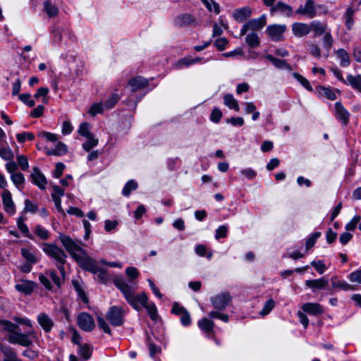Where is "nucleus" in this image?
<instances>
[{
    "label": "nucleus",
    "mask_w": 361,
    "mask_h": 361,
    "mask_svg": "<svg viewBox=\"0 0 361 361\" xmlns=\"http://www.w3.org/2000/svg\"><path fill=\"white\" fill-rule=\"evenodd\" d=\"M245 42L248 47L256 48L259 46L260 41L258 35L256 32L248 33L245 37Z\"/></svg>",
    "instance_id": "obj_31"
},
{
    "label": "nucleus",
    "mask_w": 361,
    "mask_h": 361,
    "mask_svg": "<svg viewBox=\"0 0 361 361\" xmlns=\"http://www.w3.org/2000/svg\"><path fill=\"white\" fill-rule=\"evenodd\" d=\"M137 187L138 185L136 181L134 180H130L125 184L122 190V194L124 196L128 197L130 195L131 192L135 190Z\"/></svg>",
    "instance_id": "obj_37"
},
{
    "label": "nucleus",
    "mask_w": 361,
    "mask_h": 361,
    "mask_svg": "<svg viewBox=\"0 0 361 361\" xmlns=\"http://www.w3.org/2000/svg\"><path fill=\"white\" fill-rule=\"evenodd\" d=\"M35 138V135L29 132H23L18 133L16 135V139L18 142L23 143L25 140H32Z\"/></svg>",
    "instance_id": "obj_51"
},
{
    "label": "nucleus",
    "mask_w": 361,
    "mask_h": 361,
    "mask_svg": "<svg viewBox=\"0 0 361 361\" xmlns=\"http://www.w3.org/2000/svg\"><path fill=\"white\" fill-rule=\"evenodd\" d=\"M308 51L315 58L319 59L321 56V50L319 47L314 43H308Z\"/></svg>",
    "instance_id": "obj_52"
},
{
    "label": "nucleus",
    "mask_w": 361,
    "mask_h": 361,
    "mask_svg": "<svg viewBox=\"0 0 361 361\" xmlns=\"http://www.w3.org/2000/svg\"><path fill=\"white\" fill-rule=\"evenodd\" d=\"M25 220V219L23 216L18 217L17 219V226L25 237L33 239V236L30 234L28 227L24 223Z\"/></svg>",
    "instance_id": "obj_35"
},
{
    "label": "nucleus",
    "mask_w": 361,
    "mask_h": 361,
    "mask_svg": "<svg viewBox=\"0 0 361 361\" xmlns=\"http://www.w3.org/2000/svg\"><path fill=\"white\" fill-rule=\"evenodd\" d=\"M310 26L311 30L314 31L315 36H320L327 32V25L317 20L311 22Z\"/></svg>",
    "instance_id": "obj_27"
},
{
    "label": "nucleus",
    "mask_w": 361,
    "mask_h": 361,
    "mask_svg": "<svg viewBox=\"0 0 361 361\" xmlns=\"http://www.w3.org/2000/svg\"><path fill=\"white\" fill-rule=\"evenodd\" d=\"M20 101L27 104L29 107H32L35 104V102L31 99V95L29 93H23L18 96Z\"/></svg>",
    "instance_id": "obj_58"
},
{
    "label": "nucleus",
    "mask_w": 361,
    "mask_h": 361,
    "mask_svg": "<svg viewBox=\"0 0 361 361\" xmlns=\"http://www.w3.org/2000/svg\"><path fill=\"white\" fill-rule=\"evenodd\" d=\"M293 75L306 90L308 91H312L313 89L310 82L302 75L298 73H294Z\"/></svg>",
    "instance_id": "obj_42"
},
{
    "label": "nucleus",
    "mask_w": 361,
    "mask_h": 361,
    "mask_svg": "<svg viewBox=\"0 0 361 361\" xmlns=\"http://www.w3.org/2000/svg\"><path fill=\"white\" fill-rule=\"evenodd\" d=\"M192 64H193V61H192V59L185 57L178 61L175 64V68L176 69H181L185 67H188Z\"/></svg>",
    "instance_id": "obj_54"
},
{
    "label": "nucleus",
    "mask_w": 361,
    "mask_h": 361,
    "mask_svg": "<svg viewBox=\"0 0 361 361\" xmlns=\"http://www.w3.org/2000/svg\"><path fill=\"white\" fill-rule=\"evenodd\" d=\"M210 301L215 309L224 310L231 301V297L228 293H221L210 298Z\"/></svg>",
    "instance_id": "obj_6"
},
{
    "label": "nucleus",
    "mask_w": 361,
    "mask_h": 361,
    "mask_svg": "<svg viewBox=\"0 0 361 361\" xmlns=\"http://www.w3.org/2000/svg\"><path fill=\"white\" fill-rule=\"evenodd\" d=\"M266 23V16L262 15L258 18H253L247 21V26L249 27L252 31H257L262 29L265 26Z\"/></svg>",
    "instance_id": "obj_19"
},
{
    "label": "nucleus",
    "mask_w": 361,
    "mask_h": 361,
    "mask_svg": "<svg viewBox=\"0 0 361 361\" xmlns=\"http://www.w3.org/2000/svg\"><path fill=\"white\" fill-rule=\"evenodd\" d=\"M75 290L78 293L79 298L85 302H88V298L80 281L74 280L72 282Z\"/></svg>",
    "instance_id": "obj_36"
},
{
    "label": "nucleus",
    "mask_w": 361,
    "mask_h": 361,
    "mask_svg": "<svg viewBox=\"0 0 361 361\" xmlns=\"http://www.w3.org/2000/svg\"><path fill=\"white\" fill-rule=\"evenodd\" d=\"M103 111V105L102 103H94L90 108L88 113L94 116L97 114H102Z\"/></svg>",
    "instance_id": "obj_57"
},
{
    "label": "nucleus",
    "mask_w": 361,
    "mask_h": 361,
    "mask_svg": "<svg viewBox=\"0 0 361 361\" xmlns=\"http://www.w3.org/2000/svg\"><path fill=\"white\" fill-rule=\"evenodd\" d=\"M2 202L4 210L10 215H13L16 212V207L12 200L11 193L8 190H4L2 193Z\"/></svg>",
    "instance_id": "obj_11"
},
{
    "label": "nucleus",
    "mask_w": 361,
    "mask_h": 361,
    "mask_svg": "<svg viewBox=\"0 0 361 361\" xmlns=\"http://www.w3.org/2000/svg\"><path fill=\"white\" fill-rule=\"evenodd\" d=\"M113 282L123 293L128 303L135 310L140 311L148 302L149 299L145 293L135 294L137 286L135 281H128L122 276H116Z\"/></svg>",
    "instance_id": "obj_2"
},
{
    "label": "nucleus",
    "mask_w": 361,
    "mask_h": 361,
    "mask_svg": "<svg viewBox=\"0 0 361 361\" xmlns=\"http://www.w3.org/2000/svg\"><path fill=\"white\" fill-rule=\"evenodd\" d=\"M286 30L285 25L274 24L267 27V32L273 41L279 42L283 39V33Z\"/></svg>",
    "instance_id": "obj_8"
},
{
    "label": "nucleus",
    "mask_w": 361,
    "mask_h": 361,
    "mask_svg": "<svg viewBox=\"0 0 361 361\" xmlns=\"http://www.w3.org/2000/svg\"><path fill=\"white\" fill-rule=\"evenodd\" d=\"M11 178L17 188H19V186L25 182L24 176L21 173H13V174L11 175Z\"/></svg>",
    "instance_id": "obj_50"
},
{
    "label": "nucleus",
    "mask_w": 361,
    "mask_h": 361,
    "mask_svg": "<svg viewBox=\"0 0 361 361\" xmlns=\"http://www.w3.org/2000/svg\"><path fill=\"white\" fill-rule=\"evenodd\" d=\"M145 308L150 317V318L155 321L157 319L158 314H157V310L156 307V305L154 302L149 303L148 302H146V305L143 307Z\"/></svg>",
    "instance_id": "obj_41"
},
{
    "label": "nucleus",
    "mask_w": 361,
    "mask_h": 361,
    "mask_svg": "<svg viewBox=\"0 0 361 361\" xmlns=\"http://www.w3.org/2000/svg\"><path fill=\"white\" fill-rule=\"evenodd\" d=\"M361 216L360 215H355L353 218L346 224L345 228L347 231H353L357 225V224L360 221Z\"/></svg>",
    "instance_id": "obj_47"
},
{
    "label": "nucleus",
    "mask_w": 361,
    "mask_h": 361,
    "mask_svg": "<svg viewBox=\"0 0 361 361\" xmlns=\"http://www.w3.org/2000/svg\"><path fill=\"white\" fill-rule=\"evenodd\" d=\"M37 206L33 204L30 200L27 199L25 200L24 212L35 214L37 211Z\"/></svg>",
    "instance_id": "obj_61"
},
{
    "label": "nucleus",
    "mask_w": 361,
    "mask_h": 361,
    "mask_svg": "<svg viewBox=\"0 0 361 361\" xmlns=\"http://www.w3.org/2000/svg\"><path fill=\"white\" fill-rule=\"evenodd\" d=\"M59 239L71 257L85 270L93 274L97 273L99 267L97 262L90 257L81 247V241L71 238L69 235L60 234Z\"/></svg>",
    "instance_id": "obj_1"
},
{
    "label": "nucleus",
    "mask_w": 361,
    "mask_h": 361,
    "mask_svg": "<svg viewBox=\"0 0 361 361\" xmlns=\"http://www.w3.org/2000/svg\"><path fill=\"white\" fill-rule=\"evenodd\" d=\"M336 56L340 59V65L342 67H347L350 63V60L348 52L343 49H339L336 51Z\"/></svg>",
    "instance_id": "obj_33"
},
{
    "label": "nucleus",
    "mask_w": 361,
    "mask_h": 361,
    "mask_svg": "<svg viewBox=\"0 0 361 361\" xmlns=\"http://www.w3.org/2000/svg\"><path fill=\"white\" fill-rule=\"evenodd\" d=\"M42 248L47 255L54 260L56 267L63 276L65 274L64 264L67 258L65 251L55 244L47 243H42Z\"/></svg>",
    "instance_id": "obj_4"
},
{
    "label": "nucleus",
    "mask_w": 361,
    "mask_h": 361,
    "mask_svg": "<svg viewBox=\"0 0 361 361\" xmlns=\"http://www.w3.org/2000/svg\"><path fill=\"white\" fill-rule=\"evenodd\" d=\"M32 182L41 189H44L47 179L37 167H34L30 175Z\"/></svg>",
    "instance_id": "obj_15"
},
{
    "label": "nucleus",
    "mask_w": 361,
    "mask_h": 361,
    "mask_svg": "<svg viewBox=\"0 0 361 361\" xmlns=\"http://www.w3.org/2000/svg\"><path fill=\"white\" fill-rule=\"evenodd\" d=\"M22 256L25 259L29 264H35L37 262L35 252L31 248L23 247L20 250Z\"/></svg>",
    "instance_id": "obj_28"
},
{
    "label": "nucleus",
    "mask_w": 361,
    "mask_h": 361,
    "mask_svg": "<svg viewBox=\"0 0 361 361\" xmlns=\"http://www.w3.org/2000/svg\"><path fill=\"white\" fill-rule=\"evenodd\" d=\"M0 325L7 331L8 341L12 344H18L23 347H28L37 343L39 338L34 330H29L25 333L20 331L18 324L6 319H0Z\"/></svg>",
    "instance_id": "obj_3"
},
{
    "label": "nucleus",
    "mask_w": 361,
    "mask_h": 361,
    "mask_svg": "<svg viewBox=\"0 0 361 361\" xmlns=\"http://www.w3.org/2000/svg\"><path fill=\"white\" fill-rule=\"evenodd\" d=\"M321 235L320 232H315L312 233L307 240L305 243V248L306 250L308 251L310 248H312L314 244L316 243L317 240L319 238Z\"/></svg>",
    "instance_id": "obj_45"
},
{
    "label": "nucleus",
    "mask_w": 361,
    "mask_h": 361,
    "mask_svg": "<svg viewBox=\"0 0 361 361\" xmlns=\"http://www.w3.org/2000/svg\"><path fill=\"white\" fill-rule=\"evenodd\" d=\"M78 132L80 135L85 137L92 135L90 132V124L86 122H84L80 125Z\"/></svg>",
    "instance_id": "obj_53"
},
{
    "label": "nucleus",
    "mask_w": 361,
    "mask_h": 361,
    "mask_svg": "<svg viewBox=\"0 0 361 361\" xmlns=\"http://www.w3.org/2000/svg\"><path fill=\"white\" fill-rule=\"evenodd\" d=\"M224 102L226 106L236 111L240 110V107L237 100L231 94H227L224 97Z\"/></svg>",
    "instance_id": "obj_34"
},
{
    "label": "nucleus",
    "mask_w": 361,
    "mask_h": 361,
    "mask_svg": "<svg viewBox=\"0 0 361 361\" xmlns=\"http://www.w3.org/2000/svg\"><path fill=\"white\" fill-rule=\"evenodd\" d=\"M0 157L4 160H11L13 157V154L10 148L2 147L0 148Z\"/></svg>",
    "instance_id": "obj_59"
},
{
    "label": "nucleus",
    "mask_w": 361,
    "mask_h": 361,
    "mask_svg": "<svg viewBox=\"0 0 361 361\" xmlns=\"http://www.w3.org/2000/svg\"><path fill=\"white\" fill-rule=\"evenodd\" d=\"M240 173L250 180L257 176V172L251 168L243 169L240 171Z\"/></svg>",
    "instance_id": "obj_55"
},
{
    "label": "nucleus",
    "mask_w": 361,
    "mask_h": 361,
    "mask_svg": "<svg viewBox=\"0 0 361 361\" xmlns=\"http://www.w3.org/2000/svg\"><path fill=\"white\" fill-rule=\"evenodd\" d=\"M128 85L131 87L132 91L135 92L148 85V80L141 76H137L131 79Z\"/></svg>",
    "instance_id": "obj_23"
},
{
    "label": "nucleus",
    "mask_w": 361,
    "mask_h": 361,
    "mask_svg": "<svg viewBox=\"0 0 361 361\" xmlns=\"http://www.w3.org/2000/svg\"><path fill=\"white\" fill-rule=\"evenodd\" d=\"M270 62H271L276 68L282 70L292 71V67L290 64L286 63L285 60L279 59L274 57L271 54H267L265 56Z\"/></svg>",
    "instance_id": "obj_24"
},
{
    "label": "nucleus",
    "mask_w": 361,
    "mask_h": 361,
    "mask_svg": "<svg viewBox=\"0 0 361 361\" xmlns=\"http://www.w3.org/2000/svg\"><path fill=\"white\" fill-rule=\"evenodd\" d=\"M319 92L330 100H335L336 99V93L329 87H319Z\"/></svg>",
    "instance_id": "obj_43"
},
{
    "label": "nucleus",
    "mask_w": 361,
    "mask_h": 361,
    "mask_svg": "<svg viewBox=\"0 0 361 361\" xmlns=\"http://www.w3.org/2000/svg\"><path fill=\"white\" fill-rule=\"evenodd\" d=\"M37 322L44 332H50L54 326L52 319L46 313H40L37 315Z\"/></svg>",
    "instance_id": "obj_12"
},
{
    "label": "nucleus",
    "mask_w": 361,
    "mask_h": 361,
    "mask_svg": "<svg viewBox=\"0 0 361 361\" xmlns=\"http://www.w3.org/2000/svg\"><path fill=\"white\" fill-rule=\"evenodd\" d=\"M97 324L98 326L101 329H102L106 334H108L109 335L111 334V329L104 318L99 317L97 318Z\"/></svg>",
    "instance_id": "obj_60"
},
{
    "label": "nucleus",
    "mask_w": 361,
    "mask_h": 361,
    "mask_svg": "<svg viewBox=\"0 0 361 361\" xmlns=\"http://www.w3.org/2000/svg\"><path fill=\"white\" fill-rule=\"evenodd\" d=\"M332 287L339 288L343 290H354L355 288L345 281H341L337 276H333L331 279Z\"/></svg>",
    "instance_id": "obj_25"
},
{
    "label": "nucleus",
    "mask_w": 361,
    "mask_h": 361,
    "mask_svg": "<svg viewBox=\"0 0 361 361\" xmlns=\"http://www.w3.org/2000/svg\"><path fill=\"white\" fill-rule=\"evenodd\" d=\"M78 326L85 331H91L94 328V322L92 317L87 312H81L77 318Z\"/></svg>",
    "instance_id": "obj_7"
},
{
    "label": "nucleus",
    "mask_w": 361,
    "mask_h": 361,
    "mask_svg": "<svg viewBox=\"0 0 361 361\" xmlns=\"http://www.w3.org/2000/svg\"><path fill=\"white\" fill-rule=\"evenodd\" d=\"M86 138L87 140L82 144V148L85 151L89 152L98 145V140L95 139L92 135Z\"/></svg>",
    "instance_id": "obj_40"
},
{
    "label": "nucleus",
    "mask_w": 361,
    "mask_h": 361,
    "mask_svg": "<svg viewBox=\"0 0 361 361\" xmlns=\"http://www.w3.org/2000/svg\"><path fill=\"white\" fill-rule=\"evenodd\" d=\"M32 345L28 347H25L26 348L22 352L23 356L31 360H34L39 357V353L37 350L34 349Z\"/></svg>",
    "instance_id": "obj_38"
},
{
    "label": "nucleus",
    "mask_w": 361,
    "mask_h": 361,
    "mask_svg": "<svg viewBox=\"0 0 361 361\" xmlns=\"http://www.w3.org/2000/svg\"><path fill=\"white\" fill-rule=\"evenodd\" d=\"M120 97L117 94H113L108 100L106 101L104 106L107 109H112L118 102Z\"/></svg>",
    "instance_id": "obj_56"
},
{
    "label": "nucleus",
    "mask_w": 361,
    "mask_h": 361,
    "mask_svg": "<svg viewBox=\"0 0 361 361\" xmlns=\"http://www.w3.org/2000/svg\"><path fill=\"white\" fill-rule=\"evenodd\" d=\"M17 162L20 169L23 170V171H26L29 168V164H28V160L27 159V157L24 155H19L17 157Z\"/></svg>",
    "instance_id": "obj_63"
},
{
    "label": "nucleus",
    "mask_w": 361,
    "mask_h": 361,
    "mask_svg": "<svg viewBox=\"0 0 361 361\" xmlns=\"http://www.w3.org/2000/svg\"><path fill=\"white\" fill-rule=\"evenodd\" d=\"M346 84L361 92V75L353 76L348 75L346 77Z\"/></svg>",
    "instance_id": "obj_29"
},
{
    "label": "nucleus",
    "mask_w": 361,
    "mask_h": 361,
    "mask_svg": "<svg viewBox=\"0 0 361 361\" xmlns=\"http://www.w3.org/2000/svg\"><path fill=\"white\" fill-rule=\"evenodd\" d=\"M35 283L30 281L22 280L15 286V288L25 295H30L35 288Z\"/></svg>",
    "instance_id": "obj_18"
},
{
    "label": "nucleus",
    "mask_w": 361,
    "mask_h": 361,
    "mask_svg": "<svg viewBox=\"0 0 361 361\" xmlns=\"http://www.w3.org/2000/svg\"><path fill=\"white\" fill-rule=\"evenodd\" d=\"M271 13H279L286 17H290L293 14L292 6L283 1H278L270 8Z\"/></svg>",
    "instance_id": "obj_10"
},
{
    "label": "nucleus",
    "mask_w": 361,
    "mask_h": 361,
    "mask_svg": "<svg viewBox=\"0 0 361 361\" xmlns=\"http://www.w3.org/2000/svg\"><path fill=\"white\" fill-rule=\"evenodd\" d=\"M125 312L121 307L111 306L106 314V319L112 326H119L124 322Z\"/></svg>",
    "instance_id": "obj_5"
},
{
    "label": "nucleus",
    "mask_w": 361,
    "mask_h": 361,
    "mask_svg": "<svg viewBox=\"0 0 361 361\" xmlns=\"http://www.w3.org/2000/svg\"><path fill=\"white\" fill-rule=\"evenodd\" d=\"M66 152H67L66 145L61 142H59L54 148L49 149L47 152V154L54 155V156H61L63 154H65Z\"/></svg>",
    "instance_id": "obj_32"
},
{
    "label": "nucleus",
    "mask_w": 361,
    "mask_h": 361,
    "mask_svg": "<svg viewBox=\"0 0 361 361\" xmlns=\"http://www.w3.org/2000/svg\"><path fill=\"white\" fill-rule=\"evenodd\" d=\"M35 233L42 240H47L49 238V232L40 225L35 226Z\"/></svg>",
    "instance_id": "obj_46"
},
{
    "label": "nucleus",
    "mask_w": 361,
    "mask_h": 361,
    "mask_svg": "<svg viewBox=\"0 0 361 361\" xmlns=\"http://www.w3.org/2000/svg\"><path fill=\"white\" fill-rule=\"evenodd\" d=\"M302 310L305 313L315 316L322 314L324 312V309L321 305L313 302H307L303 304Z\"/></svg>",
    "instance_id": "obj_16"
},
{
    "label": "nucleus",
    "mask_w": 361,
    "mask_h": 361,
    "mask_svg": "<svg viewBox=\"0 0 361 361\" xmlns=\"http://www.w3.org/2000/svg\"><path fill=\"white\" fill-rule=\"evenodd\" d=\"M275 306V302L273 299L268 300L264 304L262 310L259 312L262 316L267 315L273 310Z\"/></svg>",
    "instance_id": "obj_48"
},
{
    "label": "nucleus",
    "mask_w": 361,
    "mask_h": 361,
    "mask_svg": "<svg viewBox=\"0 0 361 361\" xmlns=\"http://www.w3.org/2000/svg\"><path fill=\"white\" fill-rule=\"evenodd\" d=\"M197 325L203 331L211 333L213 331L214 323L212 320L204 317L198 321Z\"/></svg>",
    "instance_id": "obj_30"
},
{
    "label": "nucleus",
    "mask_w": 361,
    "mask_h": 361,
    "mask_svg": "<svg viewBox=\"0 0 361 361\" xmlns=\"http://www.w3.org/2000/svg\"><path fill=\"white\" fill-rule=\"evenodd\" d=\"M335 117L341 121L343 124L346 125L349 121V112L344 108L343 104L337 102L335 104Z\"/></svg>",
    "instance_id": "obj_13"
},
{
    "label": "nucleus",
    "mask_w": 361,
    "mask_h": 361,
    "mask_svg": "<svg viewBox=\"0 0 361 361\" xmlns=\"http://www.w3.org/2000/svg\"><path fill=\"white\" fill-rule=\"evenodd\" d=\"M252 14V11L250 7L245 6L243 8L235 9L233 12V17L238 22H243L247 18H250Z\"/></svg>",
    "instance_id": "obj_17"
},
{
    "label": "nucleus",
    "mask_w": 361,
    "mask_h": 361,
    "mask_svg": "<svg viewBox=\"0 0 361 361\" xmlns=\"http://www.w3.org/2000/svg\"><path fill=\"white\" fill-rule=\"evenodd\" d=\"M292 31L295 36L302 37L310 32L311 27L307 23H294L292 25Z\"/></svg>",
    "instance_id": "obj_14"
},
{
    "label": "nucleus",
    "mask_w": 361,
    "mask_h": 361,
    "mask_svg": "<svg viewBox=\"0 0 361 361\" xmlns=\"http://www.w3.org/2000/svg\"><path fill=\"white\" fill-rule=\"evenodd\" d=\"M228 228L225 225L220 226L215 233V238L219 240L221 238H226L227 236Z\"/></svg>",
    "instance_id": "obj_64"
},
{
    "label": "nucleus",
    "mask_w": 361,
    "mask_h": 361,
    "mask_svg": "<svg viewBox=\"0 0 361 361\" xmlns=\"http://www.w3.org/2000/svg\"><path fill=\"white\" fill-rule=\"evenodd\" d=\"M329 283V280L324 277L319 279L307 280L305 285L312 290L324 288Z\"/></svg>",
    "instance_id": "obj_20"
},
{
    "label": "nucleus",
    "mask_w": 361,
    "mask_h": 361,
    "mask_svg": "<svg viewBox=\"0 0 361 361\" xmlns=\"http://www.w3.org/2000/svg\"><path fill=\"white\" fill-rule=\"evenodd\" d=\"M195 18L188 13L178 15L174 20L175 24L178 27H185L194 23Z\"/></svg>",
    "instance_id": "obj_21"
},
{
    "label": "nucleus",
    "mask_w": 361,
    "mask_h": 361,
    "mask_svg": "<svg viewBox=\"0 0 361 361\" xmlns=\"http://www.w3.org/2000/svg\"><path fill=\"white\" fill-rule=\"evenodd\" d=\"M43 11L50 18L56 17L59 13L58 6L49 0H46L44 1Z\"/></svg>",
    "instance_id": "obj_22"
},
{
    "label": "nucleus",
    "mask_w": 361,
    "mask_h": 361,
    "mask_svg": "<svg viewBox=\"0 0 361 361\" xmlns=\"http://www.w3.org/2000/svg\"><path fill=\"white\" fill-rule=\"evenodd\" d=\"M78 353L82 360H87L92 356V348L87 343L80 344Z\"/></svg>",
    "instance_id": "obj_26"
},
{
    "label": "nucleus",
    "mask_w": 361,
    "mask_h": 361,
    "mask_svg": "<svg viewBox=\"0 0 361 361\" xmlns=\"http://www.w3.org/2000/svg\"><path fill=\"white\" fill-rule=\"evenodd\" d=\"M209 11H214L216 14L220 13V6L217 2L214 0H200Z\"/></svg>",
    "instance_id": "obj_39"
},
{
    "label": "nucleus",
    "mask_w": 361,
    "mask_h": 361,
    "mask_svg": "<svg viewBox=\"0 0 361 361\" xmlns=\"http://www.w3.org/2000/svg\"><path fill=\"white\" fill-rule=\"evenodd\" d=\"M355 11L352 8H348L345 13V25L348 30H350L353 25V15Z\"/></svg>",
    "instance_id": "obj_44"
},
{
    "label": "nucleus",
    "mask_w": 361,
    "mask_h": 361,
    "mask_svg": "<svg viewBox=\"0 0 361 361\" xmlns=\"http://www.w3.org/2000/svg\"><path fill=\"white\" fill-rule=\"evenodd\" d=\"M310 264L317 270V271L322 274L326 269V267L322 260L312 261Z\"/></svg>",
    "instance_id": "obj_62"
},
{
    "label": "nucleus",
    "mask_w": 361,
    "mask_h": 361,
    "mask_svg": "<svg viewBox=\"0 0 361 361\" xmlns=\"http://www.w3.org/2000/svg\"><path fill=\"white\" fill-rule=\"evenodd\" d=\"M295 13L305 16L309 18H314L317 13L314 1L312 0H307L304 6H300L295 11Z\"/></svg>",
    "instance_id": "obj_9"
},
{
    "label": "nucleus",
    "mask_w": 361,
    "mask_h": 361,
    "mask_svg": "<svg viewBox=\"0 0 361 361\" xmlns=\"http://www.w3.org/2000/svg\"><path fill=\"white\" fill-rule=\"evenodd\" d=\"M333 42L334 40L331 34L329 32L324 33V35L322 38V42L324 49H326L328 51L331 49L333 45Z\"/></svg>",
    "instance_id": "obj_49"
}]
</instances>
